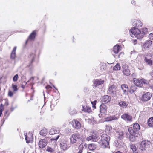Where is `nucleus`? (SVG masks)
I'll list each match as a JSON object with an SVG mask.
<instances>
[{
	"label": "nucleus",
	"mask_w": 153,
	"mask_h": 153,
	"mask_svg": "<svg viewBox=\"0 0 153 153\" xmlns=\"http://www.w3.org/2000/svg\"><path fill=\"white\" fill-rule=\"evenodd\" d=\"M132 128L138 132V130L140 129V127L139 125L137 123H134Z\"/></svg>",
	"instance_id": "obj_32"
},
{
	"label": "nucleus",
	"mask_w": 153,
	"mask_h": 153,
	"mask_svg": "<svg viewBox=\"0 0 153 153\" xmlns=\"http://www.w3.org/2000/svg\"><path fill=\"white\" fill-rule=\"evenodd\" d=\"M35 57V55L33 53H31L29 56V58L30 60H31V63H32L34 61Z\"/></svg>",
	"instance_id": "obj_34"
},
{
	"label": "nucleus",
	"mask_w": 153,
	"mask_h": 153,
	"mask_svg": "<svg viewBox=\"0 0 153 153\" xmlns=\"http://www.w3.org/2000/svg\"><path fill=\"white\" fill-rule=\"evenodd\" d=\"M130 148L132 149L134 153H137L136 151V146L133 144L131 145L130 146Z\"/></svg>",
	"instance_id": "obj_38"
},
{
	"label": "nucleus",
	"mask_w": 153,
	"mask_h": 153,
	"mask_svg": "<svg viewBox=\"0 0 153 153\" xmlns=\"http://www.w3.org/2000/svg\"><path fill=\"white\" fill-rule=\"evenodd\" d=\"M96 101H94V102H92L91 103L93 107L94 108H95V105H96Z\"/></svg>",
	"instance_id": "obj_45"
},
{
	"label": "nucleus",
	"mask_w": 153,
	"mask_h": 153,
	"mask_svg": "<svg viewBox=\"0 0 153 153\" xmlns=\"http://www.w3.org/2000/svg\"><path fill=\"white\" fill-rule=\"evenodd\" d=\"M150 75L153 76V71L151 72L150 73Z\"/></svg>",
	"instance_id": "obj_54"
},
{
	"label": "nucleus",
	"mask_w": 153,
	"mask_h": 153,
	"mask_svg": "<svg viewBox=\"0 0 153 153\" xmlns=\"http://www.w3.org/2000/svg\"><path fill=\"white\" fill-rule=\"evenodd\" d=\"M27 133L26 134L25 133V140H26V143H29L30 142L31 137H32L31 135H30V137H28V135L27 136ZM29 135V134H28Z\"/></svg>",
	"instance_id": "obj_35"
},
{
	"label": "nucleus",
	"mask_w": 153,
	"mask_h": 153,
	"mask_svg": "<svg viewBox=\"0 0 153 153\" xmlns=\"http://www.w3.org/2000/svg\"><path fill=\"white\" fill-rule=\"evenodd\" d=\"M149 37L150 39L153 40V33H152L149 35Z\"/></svg>",
	"instance_id": "obj_44"
},
{
	"label": "nucleus",
	"mask_w": 153,
	"mask_h": 153,
	"mask_svg": "<svg viewBox=\"0 0 153 153\" xmlns=\"http://www.w3.org/2000/svg\"><path fill=\"white\" fill-rule=\"evenodd\" d=\"M132 25L135 27H140L142 25V23L140 20H134L132 22Z\"/></svg>",
	"instance_id": "obj_15"
},
{
	"label": "nucleus",
	"mask_w": 153,
	"mask_h": 153,
	"mask_svg": "<svg viewBox=\"0 0 153 153\" xmlns=\"http://www.w3.org/2000/svg\"><path fill=\"white\" fill-rule=\"evenodd\" d=\"M123 72L126 76H128L130 74V72L128 68V66L126 64L124 65L122 67Z\"/></svg>",
	"instance_id": "obj_13"
},
{
	"label": "nucleus",
	"mask_w": 153,
	"mask_h": 153,
	"mask_svg": "<svg viewBox=\"0 0 153 153\" xmlns=\"http://www.w3.org/2000/svg\"><path fill=\"white\" fill-rule=\"evenodd\" d=\"M79 135L78 134L75 133L72 134L70 138V143L71 144L75 143L80 139Z\"/></svg>",
	"instance_id": "obj_6"
},
{
	"label": "nucleus",
	"mask_w": 153,
	"mask_h": 153,
	"mask_svg": "<svg viewBox=\"0 0 153 153\" xmlns=\"http://www.w3.org/2000/svg\"><path fill=\"white\" fill-rule=\"evenodd\" d=\"M31 84L32 85H33L34 84H32V83H31Z\"/></svg>",
	"instance_id": "obj_61"
},
{
	"label": "nucleus",
	"mask_w": 153,
	"mask_h": 153,
	"mask_svg": "<svg viewBox=\"0 0 153 153\" xmlns=\"http://www.w3.org/2000/svg\"><path fill=\"white\" fill-rule=\"evenodd\" d=\"M59 132V130L56 128H51L49 132V134L50 135H53L58 134Z\"/></svg>",
	"instance_id": "obj_17"
},
{
	"label": "nucleus",
	"mask_w": 153,
	"mask_h": 153,
	"mask_svg": "<svg viewBox=\"0 0 153 153\" xmlns=\"http://www.w3.org/2000/svg\"><path fill=\"white\" fill-rule=\"evenodd\" d=\"M68 142L67 140H64L61 142L60 144L61 148L63 150H66L68 148Z\"/></svg>",
	"instance_id": "obj_11"
},
{
	"label": "nucleus",
	"mask_w": 153,
	"mask_h": 153,
	"mask_svg": "<svg viewBox=\"0 0 153 153\" xmlns=\"http://www.w3.org/2000/svg\"><path fill=\"white\" fill-rule=\"evenodd\" d=\"M148 126L150 127L153 126V117L149 118L148 120Z\"/></svg>",
	"instance_id": "obj_30"
},
{
	"label": "nucleus",
	"mask_w": 153,
	"mask_h": 153,
	"mask_svg": "<svg viewBox=\"0 0 153 153\" xmlns=\"http://www.w3.org/2000/svg\"><path fill=\"white\" fill-rule=\"evenodd\" d=\"M116 87L114 85H111L108 88V92L112 97L116 95Z\"/></svg>",
	"instance_id": "obj_7"
},
{
	"label": "nucleus",
	"mask_w": 153,
	"mask_h": 153,
	"mask_svg": "<svg viewBox=\"0 0 153 153\" xmlns=\"http://www.w3.org/2000/svg\"><path fill=\"white\" fill-rule=\"evenodd\" d=\"M141 34H140V39L142 38L144 36V35L146 34L148 32V29L146 28H144L141 29Z\"/></svg>",
	"instance_id": "obj_23"
},
{
	"label": "nucleus",
	"mask_w": 153,
	"mask_h": 153,
	"mask_svg": "<svg viewBox=\"0 0 153 153\" xmlns=\"http://www.w3.org/2000/svg\"><path fill=\"white\" fill-rule=\"evenodd\" d=\"M108 120L109 121H112V120H113L112 119H111L112 118H111V117H109L108 118Z\"/></svg>",
	"instance_id": "obj_51"
},
{
	"label": "nucleus",
	"mask_w": 153,
	"mask_h": 153,
	"mask_svg": "<svg viewBox=\"0 0 153 153\" xmlns=\"http://www.w3.org/2000/svg\"><path fill=\"white\" fill-rule=\"evenodd\" d=\"M34 80V78L33 77H31L30 80H28L27 82H31V83H33V81Z\"/></svg>",
	"instance_id": "obj_47"
},
{
	"label": "nucleus",
	"mask_w": 153,
	"mask_h": 153,
	"mask_svg": "<svg viewBox=\"0 0 153 153\" xmlns=\"http://www.w3.org/2000/svg\"><path fill=\"white\" fill-rule=\"evenodd\" d=\"M116 153H121L120 152V151H118L117 152H116Z\"/></svg>",
	"instance_id": "obj_56"
},
{
	"label": "nucleus",
	"mask_w": 153,
	"mask_h": 153,
	"mask_svg": "<svg viewBox=\"0 0 153 153\" xmlns=\"http://www.w3.org/2000/svg\"><path fill=\"white\" fill-rule=\"evenodd\" d=\"M133 82L136 86L141 87L143 85V83L147 84L148 81L143 78L139 79L136 78H134L133 79Z\"/></svg>",
	"instance_id": "obj_4"
},
{
	"label": "nucleus",
	"mask_w": 153,
	"mask_h": 153,
	"mask_svg": "<svg viewBox=\"0 0 153 153\" xmlns=\"http://www.w3.org/2000/svg\"><path fill=\"white\" fill-rule=\"evenodd\" d=\"M124 134V133L123 132V131H120L119 132V137L118 138L119 139H120V140L122 139L123 137V135Z\"/></svg>",
	"instance_id": "obj_40"
},
{
	"label": "nucleus",
	"mask_w": 153,
	"mask_h": 153,
	"mask_svg": "<svg viewBox=\"0 0 153 153\" xmlns=\"http://www.w3.org/2000/svg\"><path fill=\"white\" fill-rule=\"evenodd\" d=\"M86 140L87 141L92 142H96L98 140V137L95 135H91L87 137Z\"/></svg>",
	"instance_id": "obj_18"
},
{
	"label": "nucleus",
	"mask_w": 153,
	"mask_h": 153,
	"mask_svg": "<svg viewBox=\"0 0 153 153\" xmlns=\"http://www.w3.org/2000/svg\"><path fill=\"white\" fill-rule=\"evenodd\" d=\"M2 79V77H0V80Z\"/></svg>",
	"instance_id": "obj_58"
},
{
	"label": "nucleus",
	"mask_w": 153,
	"mask_h": 153,
	"mask_svg": "<svg viewBox=\"0 0 153 153\" xmlns=\"http://www.w3.org/2000/svg\"><path fill=\"white\" fill-rule=\"evenodd\" d=\"M72 125L74 128L76 129H79L81 127L80 123L78 121L74 120L72 121Z\"/></svg>",
	"instance_id": "obj_14"
},
{
	"label": "nucleus",
	"mask_w": 153,
	"mask_h": 153,
	"mask_svg": "<svg viewBox=\"0 0 153 153\" xmlns=\"http://www.w3.org/2000/svg\"><path fill=\"white\" fill-rule=\"evenodd\" d=\"M2 113V110L0 109V116L1 115Z\"/></svg>",
	"instance_id": "obj_52"
},
{
	"label": "nucleus",
	"mask_w": 153,
	"mask_h": 153,
	"mask_svg": "<svg viewBox=\"0 0 153 153\" xmlns=\"http://www.w3.org/2000/svg\"><path fill=\"white\" fill-rule=\"evenodd\" d=\"M121 88L123 91L124 94H127L128 91V88L127 85L125 84H122L121 85Z\"/></svg>",
	"instance_id": "obj_21"
},
{
	"label": "nucleus",
	"mask_w": 153,
	"mask_h": 153,
	"mask_svg": "<svg viewBox=\"0 0 153 153\" xmlns=\"http://www.w3.org/2000/svg\"><path fill=\"white\" fill-rule=\"evenodd\" d=\"M136 88L135 86H131L129 90L131 94L133 93L136 91Z\"/></svg>",
	"instance_id": "obj_36"
},
{
	"label": "nucleus",
	"mask_w": 153,
	"mask_h": 153,
	"mask_svg": "<svg viewBox=\"0 0 153 153\" xmlns=\"http://www.w3.org/2000/svg\"><path fill=\"white\" fill-rule=\"evenodd\" d=\"M36 35V31H33L29 36L28 39L30 40H33L35 37Z\"/></svg>",
	"instance_id": "obj_28"
},
{
	"label": "nucleus",
	"mask_w": 153,
	"mask_h": 153,
	"mask_svg": "<svg viewBox=\"0 0 153 153\" xmlns=\"http://www.w3.org/2000/svg\"><path fill=\"white\" fill-rule=\"evenodd\" d=\"M16 47H14L10 55V58L12 59H14L16 57Z\"/></svg>",
	"instance_id": "obj_20"
},
{
	"label": "nucleus",
	"mask_w": 153,
	"mask_h": 153,
	"mask_svg": "<svg viewBox=\"0 0 153 153\" xmlns=\"http://www.w3.org/2000/svg\"><path fill=\"white\" fill-rule=\"evenodd\" d=\"M104 81L101 79H96L94 82V86L95 87L98 86L100 85L103 84Z\"/></svg>",
	"instance_id": "obj_19"
},
{
	"label": "nucleus",
	"mask_w": 153,
	"mask_h": 153,
	"mask_svg": "<svg viewBox=\"0 0 153 153\" xmlns=\"http://www.w3.org/2000/svg\"><path fill=\"white\" fill-rule=\"evenodd\" d=\"M144 60L146 63L149 66H151L152 64V61L151 59L148 58L146 56L144 57Z\"/></svg>",
	"instance_id": "obj_22"
},
{
	"label": "nucleus",
	"mask_w": 153,
	"mask_h": 153,
	"mask_svg": "<svg viewBox=\"0 0 153 153\" xmlns=\"http://www.w3.org/2000/svg\"><path fill=\"white\" fill-rule=\"evenodd\" d=\"M12 88L14 91H16L18 90V89L17 88V86L16 85L12 84Z\"/></svg>",
	"instance_id": "obj_39"
},
{
	"label": "nucleus",
	"mask_w": 153,
	"mask_h": 153,
	"mask_svg": "<svg viewBox=\"0 0 153 153\" xmlns=\"http://www.w3.org/2000/svg\"><path fill=\"white\" fill-rule=\"evenodd\" d=\"M85 145V143H82V144H81L80 145V146H83V145Z\"/></svg>",
	"instance_id": "obj_55"
},
{
	"label": "nucleus",
	"mask_w": 153,
	"mask_h": 153,
	"mask_svg": "<svg viewBox=\"0 0 153 153\" xmlns=\"http://www.w3.org/2000/svg\"><path fill=\"white\" fill-rule=\"evenodd\" d=\"M149 56H152V54H149Z\"/></svg>",
	"instance_id": "obj_60"
},
{
	"label": "nucleus",
	"mask_w": 153,
	"mask_h": 153,
	"mask_svg": "<svg viewBox=\"0 0 153 153\" xmlns=\"http://www.w3.org/2000/svg\"><path fill=\"white\" fill-rule=\"evenodd\" d=\"M121 47L119 45H116L114 46L113 48V51L115 53H117L120 50Z\"/></svg>",
	"instance_id": "obj_25"
},
{
	"label": "nucleus",
	"mask_w": 153,
	"mask_h": 153,
	"mask_svg": "<svg viewBox=\"0 0 153 153\" xmlns=\"http://www.w3.org/2000/svg\"><path fill=\"white\" fill-rule=\"evenodd\" d=\"M152 41L150 40H147L144 43L143 47L145 48H149L152 44Z\"/></svg>",
	"instance_id": "obj_24"
},
{
	"label": "nucleus",
	"mask_w": 153,
	"mask_h": 153,
	"mask_svg": "<svg viewBox=\"0 0 153 153\" xmlns=\"http://www.w3.org/2000/svg\"><path fill=\"white\" fill-rule=\"evenodd\" d=\"M124 53L123 52H121L120 53V54L118 56L119 58L120 57V56L121 55H122V56L124 55Z\"/></svg>",
	"instance_id": "obj_50"
},
{
	"label": "nucleus",
	"mask_w": 153,
	"mask_h": 153,
	"mask_svg": "<svg viewBox=\"0 0 153 153\" xmlns=\"http://www.w3.org/2000/svg\"><path fill=\"white\" fill-rule=\"evenodd\" d=\"M46 150L47 151L50 152L51 153H52L54 151V150L53 149L49 147H47Z\"/></svg>",
	"instance_id": "obj_41"
},
{
	"label": "nucleus",
	"mask_w": 153,
	"mask_h": 153,
	"mask_svg": "<svg viewBox=\"0 0 153 153\" xmlns=\"http://www.w3.org/2000/svg\"><path fill=\"white\" fill-rule=\"evenodd\" d=\"M88 147L89 150H94L96 149V146L94 144H91L88 145Z\"/></svg>",
	"instance_id": "obj_31"
},
{
	"label": "nucleus",
	"mask_w": 153,
	"mask_h": 153,
	"mask_svg": "<svg viewBox=\"0 0 153 153\" xmlns=\"http://www.w3.org/2000/svg\"><path fill=\"white\" fill-rule=\"evenodd\" d=\"M100 112L101 115L106 114L107 112V108L104 104H102L100 106Z\"/></svg>",
	"instance_id": "obj_10"
},
{
	"label": "nucleus",
	"mask_w": 153,
	"mask_h": 153,
	"mask_svg": "<svg viewBox=\"0 0 153 153\" xmlns=\"http://www.w3.org/2000/svg\"><path fill=\"white\" fill-rule=\"evenodd\" d=\"M121 118L127 122H131L132 121V116L128 113H125L122 115Z\"/></svg>",
	"instance_id": "obj_8"
},
{
	"label": "nucleus",
	"mask_w": 153,
	"mask_h": 153,
	"mask_svg": "<svg viewBox=\"0 0 153 153\" xmlns=\"http://www.w3.org/2000/svg\"><path fill=\"white\" fill-rule=\"evenodd\" d=\"M0 109H1V108H0Z\"/></svg>",
	"instance_id": "obj_64"
},
{
	"label": "nucleus",
	"mask_w": 153,
	"mask_h": 153,
	"mask_svg": "<svg viewBox=\"0 0 153 153\" xmlns=\"http://www.w3.org/2000/svg\"><path fill=\"white\" fill-rule=\"evenodd\" d=\"M53 86V87H54V88H55V86Z\"/></svg>",
	"instance_id": "obj_63"
},
{
	"label": "nucleus",
	"mask_w": 153,
	"mask_h": 153,
	"mask_svg": "<svg viewBox=\"0 0 153 153\" xmlns=\"http://www.w3.org/2000/svg\"><path fill=\"white\" fill-rule=\"evenodd\" d=\"M46 89H50V88H52L51 86H50L49 85H48L46 87Z\"/></svg>",
	"instance_id": "obj_48"
},
{
	"label": "nucleus",
	"mask_w": 153,
	"mask_h": 153,
	"mask_svg": "<svg viewBox=\"0 0 153 153\" xmlns=\"http://www.w3.org/2000/svg\"><path fill=\"white\" fill-rule=\"evenodd\" d=\"M152 95L151 93L149 92H147L143 94L141 98V100L144 102H145L149 100L151 97Z\"/></svg>",
	"instance_id": "obj_9"
},
{
	"label": "nucleus",
	"mask_w": 153,
	"mask_h": 153,
	"mask_svg": "<svg viewBox=\"0 0 153 153\" xmlns=\"http://www.w3.org/2000/svg\"><path fill=\"white\" fill-rule=\"evenodd\" d=\"M111 117L112 118L111 119H112L113 120H117L118 119V117H115V116H111Z\"/></svg>",
	"instance_id": "obj_46"
},
{
	"label": "nucleus",
	"mask_w": 153,
	"mask_h": 153,
	"mask_svg": "<svg viewBox=\"0 0 153 153\" xmlns=\"http://www.w3.org/2000/svg\"><path fill=\"white\" fill-rule=\"evenodd\" d=\"M106 128L105 129L106 132L108 133H111L112 130L111 126L109 125H107L106 126Z\"/></svg>",
	"instance_id": "obj_33"
},
{
	"label": "nucleus",
	"mask_w": 153,
	"mask_h": 153,
	"mask_svg": "<svg viewBox=\"0 0 153 153\" xmlns=\"http://www.w3.org/2000/svg\"><path fill=\"white\" fill-rule=\"evenodd\" d=\"M59 135H58L57 137L55 139H56V140H57L59 138Z\"/></svg>",
	"instance_id": "obj_53"
},
{
	"label": "nucleus",
	"mask_w": 153,
	"mask_h": 153,
	"mask_svg": "<svg viewBox=\"0 0 153 153\" xmlns=\"http://www.w3.org/2000/svg\"><path fill=\"white\" fill-rule=\"evenodd\" d=\"M47 144V141L45 139H41L39 141V145L41 148H44Z\"/></svg>",
	"instance_id": "obj_12"
},
{
	"label": "nucleus",
	"mask_w": 153,
	"mask_h": 153,
	"mask_svg": "<svg viewBox=\"0 0 153 153\" xmlns=\"http://www.w3.org/2000/svg\"><path fill=\"white\" fill-rule=\"evenodd\" d=\"M151 144L150 141L148 140H144L141 142V143L139 144V148L142 151L146 150L148 148Z\"/></svg>",
	"instance_id": "obj_3"
},
{
	"label": "nucleus",
	"mask_w": 153,
	"mask_h": 153,
	"mask_svg": "<svg viewBox=\"0 0 153 153\" xmlns=\"http://www.w3.org/2000/svg\"><path fill=\"white\" fill-rule=\"evenodd\" d=\"M119 105L123 108H126L128 105V104L125 101H121L119 103Z\"/></svg>",
	"instance_id": "obj_26"
},
{
	"label": "nucleus",
	"mask_w": 153,
	"mask_h": 153,
	"mask_svg": "<svg viewBox=\"0 0 153 153\" xmlns=\"http://www.w3.org/2000/svg\"><path fill=\"white\" fill-rule=\"evenodd\" d=\"M82 107L83 108V110L84 111L88 113H90V112H91V108L89 106H83Z\"/></svg>",
	"instance_id": "obj_27"
},
{
	"label": "nucleus",
	"mask_w": 153,
	"mask_h": 153,
	"mask_svg": "<svg viewBox=\"0 0 153 153\" xmlns=\"http://www.w3.org/2000/svg\"><path fill=\"white\" fill-rule=\"evenodd\" d=\"M128 131L129 132L130 136V139L131 140L132 138L135 137H137L138 135V132L134 129L132 127H129L128 128Z\"/></svg>",
	"instance_id": "obj_5"
},
{
	"label": "nucleus",
	"mask_w": 153,
	"mask_h": 153,
	"mask_svg": "<svg viewBox=\"0 0 153 153\" xmlns=\"http://www.w3.org/2000/svg\"><path fill=\"white\" fill-rule=\"evenodd\" d=\"M13 92H12L10 91H9L8 93V96H9L10 97H11L13 96Z\"/></svg>",
	"instance_id": "obj_43"
},
{
	"label": "nucleus",
	"mask_w": 153,
	"mask_h": 153,
	"mask_svg": "<svg viewBox=\"0 0 153 153\" xmlns=\"http://www.w3.org/2000/svg\"><path fill=\"white\" fill-rule=\"evenodd\" d=\"M130 34L133 37L135 36L138 39H140L141 31L137 28L133 27L131 28L130 31Z\"/></svg>",
	"instance_id": "obj_2"
},
{
	"label": "nucleus",
	"mask_w": 153,
	"mask_h": 153,
	"mask_svg": "<svg viewBox=\"0 0 153 153\" xmlns=\"http://www.w3.org/2000/svg\"><path fill=\"white\" fill-rule=\"evenodd\" d=\"M134 41L135 42H136L137 41V40H134Z\"/></svg>",
	"instance_id": "obj_59"
},
{
	"label": "nucleus",
	"mask_w": 153,
	"mask_h": 153,
	"mask_svg": "<svg viewBox=\"0 0 153 153\" xmlns=\"http://www.w3.org/2000/svg\"><path fill=\"white\" fill-rule=\"evenodd\" d=\"M120 66L119 64L117 63L116 65L113 68V69L114 71H117L120 70Z\"/></svg>",
	"instance_id": "obj_37"
},
{
	"label": "nucleus",
	"mask_w": 153,
	"mask_h": 153,
	"mask_svg": "<svg viewBox=\"0 0 153 153\" xmlns=\"http://www.w3.org/2000/svg\"><path fill=\"white\" fill-rule=\"evenodd\" d=\"M18 75L17 74H16L15 75L13 78V80L14 82H16V81L18 79Z\"/></svg>",
	"instance_id": "obj_42"
},
{
	"label": "nucleus",
	"mask_w": 153,
	"mask_h": 153,
	"mask_svg": "<svg viewBox=\"0 0 153 153\" xmlns=\"http://www.w3.org/2000/svg\"><path fill=\"white\" fill-rule=\"evenodd\" d=\"M14 109V108H11V111H13V110Z\"/></svg>",
	"instance_id": "obj_57"
},
{
	"label": "nucleus",
	"mask_w": 153,
	"mask_h": 153,
	"mask_svg": "<svg viewBox=\"0 0 153 153\" xmlns=\"http://www.w3.org/2000/svg\"><path fill=\"white\" fill-rule=\"evenodd\" d=\"M135 3V1L134 0H133L131 1V4H132L134 5Z\"/></svg>",
	"instance_id": "obj_49"
},
{
	"label": "nucleus",
	"mask_w": 153,
	"mask_h": 153,
	"mask_svg": "<svg viewBox=\"0 0 153 153\" xmlns=\"http://www.w3.org/2000/svg\"><path fill=\"white\" fill-rule=\"evenodd\" d=\"M110 137L107 134H104L101 136V139L98 143L101 145L103 148L108 147L109 145V141L110 140Z\"/></svg>",
	"instance_id": "obj_1"
},
{
	"label": "nucleus",
	"mask_w": 153,
	"mask_h": 153,
	"mask_svg": "<svg viewBox=\"0 0 153 153\" xmlns=\"http://www.w3.org/2000/svg\"><path fill=\"white\" fill-rule=\"evenodd\" d=\"M111 99V97L108 95H105L102 97V102L106 103L110 101Z\"/></svg>",
	"instance_id": "obj_16"
},
{
	"label": "nucleus",
	"mask_w": 153,
	"mask_h": 153,
	"mask_svg": "<svg viewBox=\"0 0 153 153\" xmlns=\"http://www.w3.org/2000/svg\"><path fill=\"white\" fill-rule=\"evenodd\" d=\"M47 132V129L45 128H44L40 132V134L42 136H45Z\"/></svg>",
	"instance_id": "obj_29"
},
{
	"label": "nucleus",
	"mask_w": 153,
	"mask_h": 153,
	"mask_svg": "<svg viewBox=\"0 0 153 153\" xmlns=\"http://www.w3.org/2000/svg\"><path fill=\"white\" fill-rule=\"evenodd\" d=\"M140 70H141V69H140V68H139Z\"/></svg>",
	"instance_id": "obj_62"
}]
</instances>
